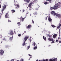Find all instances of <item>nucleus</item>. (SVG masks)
<instances>
[{"mask_svg": "<svg viewBox=\"0 0 61 61\" xmlns=\"http://www.w3.org/2000/svg\"><path fill=\"white\" fill-rule=\"evenodd\" d=\"M61 4H60V2L59 3V5H58V4H56V5H55L53 7V9L54 10H56V9L57 8V7H58V6H59L60 7H61V3H60Z\"/></svg>", "mask_w": 61, "mask_h": 61, "instance_id": "nucleus-1", "label": "nucleus"}, {"mask_svg": "<svg viewBox=\"0 0 61 61\" xmlns=\"http://www.w3.org/2000/svg\"><path fill=\"white\" fill-rule=\"evenodd\" d=\"M55 15H56V18H60L61 15L60 14L56 13Z\"/></svg>", "mask_w": 61, "mask_h": 61, "instance_id": "nucleus-2", "label": "nucleus"}, {"mask_svg": "<svg viewBox=\"0 0 61 61\" xmlns=\"http://www.w3.org/2000/svg\"><path fill=\"white\" fill-rule=\"evenodd\" d=\"M51 14L53 15H56V13H55V12L54 11H53L51 12Z\"/></svg>", "mask_w": 61, "mask_h": 61, "instance_id": "nucleus-3", "label": "nucleus"}, {"mask_svg": "<svg viewBox=\"0 0 61 61\" xmlns=\"http://www.w3.org/2000/svg\"><path fill=\"white\" fill-rule=\"evenodd\" d=\"M5 18H8L10 17L9 16V15L8 13H7L5 15Z\"/></svg>", "mask_w": 61, "mask_h": 61, "instance_id": "nucleus-4", "label": "nucleus"}, {"mask_svg": "<svg viewBox=\"0 0 61 61\" xmlns=\"http://www.w3.org/2000/svg\"><path fill=\"white\" fill-rule=\"evenodd\" d=\"M9 34L10 36L12 35V36L14 35V31L12 30H11L9 33Z\"/></svg>", "mask_w": 61, "mask_h": 61, "instance_id": "nucleus-5", "label": "nucleus"}, {"mask_svg": "<svg viewBox=\"0 0 61 61\" xmlns=\"http://www.w3.org/2000/svg\"><path fill=\"white\" fill-rule=\"evenodd\" d=\"M48 20L49 22H52V19L49 16L48 18Z\"/></svg>", "mask_w": 61, "mask_h": 61, "instance_id": "nucleus-6", "label": "nucleus"}, {"mask_svg": "<svg viewBox=\"0 0 61 61\" xmlns=\"http://www.w3.org/2000/svg\"><path fill=\"white\" fill-rule=\"evenodd\" d=\"M28 38V36H25V37L24 38V40L25 41H26L27 40Z\"/></svg>", "mask_w": 61, "mask_h": 61, "instance_id": "nucleus-7", "label": "nucleus"}, {"mask_svg": "<svg viewBox=\"0 0 61 61\" xmlns=\"http://www.w3.org/2000/svg\"><path fill=\"white\" fill-rule=\"evenodd\" d=\"M14 5L15 6H16L17 7H18L19 8L20 7V6L19 5V4L16 5V4L15 3L14 4Z\"/></svg>", "mask_w": 61, "mask_h": 61, "instance_id": "nucleus-8", "label": "nucleus"}, {"mask_svg": "<svg viewBox=\"0 0 61 61\" xmlns=\"http://www.w3.org/2000/svg\"><path fill=\"white\" fill-rule=\"evenodd\" d=\"M57 36V34H55L53 35V37L54 38H56Z\"/></svg>", "mask_w": 61, "mask_h": 61, "instance_id": "nucleus-9", "label": "nucleus"}, {"mask_svg": "<svg viewBox=\"0 0 61 61\" xmlns=\"http://www.w3.org/2000/svg\"><path fill=\"white\" fill-rule=\"evenodd\" d=\"M48 40H49V41H53V39L51 37L49 38H48Z\"/></svg>", "mask_w": 61, "mask_h": 61, "instance_id": "nucleus-10", "label": "nucleus"}, {"mask_svg": "<svg viewBox=\"0 0 61 61\" xmlns=\"http://www.w3.org/2000/svg\"><path fill=\"white\" fill-rule=\"evenodd\" d=\"M32 26V25H29L27 27H26L27 29H28V28H30Z\"/></svg>", "mask_w": 61, "mask_h": 61, "instance_id": "nucleus-11", "label": "nucleus"}, {"mask_svg": "<svg viewBox=\"0 0 61 61\" xmlns=\"http://www.w3.org/2000/svg\"><path fill=\"white\" fill-rule=\"evenodd\" d=\"M32 3L31 2L30 3L28 6V7H30L31 6H32Z\"/></svg>", "mask_w": 61, "mask_h": 61, "instance_id": "nucleus-12", "label": "nucleus"}, {"mask_svg": "<svg viewBox=\"0 0 61 61\" xmlns=\"http://www.w3.org/2000/svg\"><path fill=\"white\" fill-rule=\"evenodd\" d=\"M43 38L44 39L45 41H46V37H45V36H43Z\"/></svg>", "mask_w": 61, "mask_h": 61, "instance_id": "nucleus-13", "label": "nucleus"}, {"mask_svg": "<svg viewBox=\"0 0 61 61\" xmlns=\"http://www.w3.org/2000/svg\"><path fill=\"white\" fill-rule=\"evenodd\" d=\"M20 19H22V21H24V19H25V18H22V17H21V18H20Z\"/></svg>", "mask_w": 61, "mask_h": 61, "instance_id": "nucleus-14", "label": "nucleus"}, {"mask_svg": "<svg viewBox=\"0 0 61 61\" xmlns=\"http://www.w3.org/2000/svg\"><path fill=\"white\" fill-rule=\"evenodd\" d=\"M25 41H24L23 42V44H22V45L23 46H25Z\"/></svg>", "mask_w": 61, "mask_h": 61, "instance_id": "nucleus-15", "label": "nucleus"}, {"mask_svg": "<svg viewBox=\"0 0 61 61\" xmlns=\"http://www.w3.org/2000/svg\"><path fill=\"white\" fill-rule=\"evenodd\" d=\"M61 24H60V23L59 25L57 27V28H58V29H59V28L60 27V26H61Z\"/></svg>", "mask_w": 61, "mask_h": 61, "instance_id": "nucleus-16", "label": "nucleus"}, {"mask_svg": "<svg viewBox=\"0 0 61 61\" xmlns=\"http://www.w3.org/2000/svg\"><path fill=\"white\" fill-rule=\"evenodd\" d=\"M4 51L3 50H2L0 52V54L1 55H3L4 54Z\"/></svg>", "mask_w": 61, "mask_h": 61, "instance_id": "nucleus-17", "label": "nucleus"}, {"mask_svg": "<svg viewBox=\"0 0 61 61\" xmlns=\"http://www.w3.org/2000/svg\"><path fill=\"white\" fill-rule=\"evenodd\" d=\"M13 37V36H12V37H10V38L9 39L11 41H12V40Z\"/></svg>", "mask_w": 61, "mask_h": 61, "instance_id": "nucleus-18", "label": "nucleus"}, {"mask_svg": "<svg viewBox=\"0 0 61 61\" xmlns=\"http://www.w3.org/2000/svg\"><path fill=\"white\" fill-rule=\"evenodd\" d=\"M33 48L34 49V50H36V48H37V46L34 47Z\"/></svg>", "mask_w": 61, "mask_h": 61, "instance_id": "nucleus-19", "label": "nucleus"}, {"mask_svg": "<svg viewBox=\"0 0 61 61\" xmlns=\"http://www.w3.org/2000/svg\"><path fill=\"white\" fill-rule=\"evenodd\" d=\"M11 11L12 12V13H15V10H11Z\"/></svg>", "mask_w": 61, "mask_h": 61, "instance_id": "nucleus-20", "label": "nucleus"}, {"mask_svg": "<svg viewBox=\"0 0 61 61\" xmlns=\"http://www.w3.org/2000/svg\"><path fill=\"white\" fill-rule=\"evenodd\" d=\"M34 14V15H36L37 14V12H35L34 13H33Z\"/></svg>", "mask_w": 61, "mask_h": 61, "instance_id": "nucleus-21", "label": "nucleus"}, {"mask_svg": "<svg viewBox=\"0 0 61 61\" xmlns=\"http://www.w3.org/2000/svg\"><path fill=\"white\" fill-rule=\"evenodd\" d=\"M56 61V58H55L52 59V61Z\"/></svg>", "mask_w": 61, "mask_h": 61, "instance_id": "nucleus-22", "label": "nucleus"}, {"mask_svg": "<svg viewBox=\"0 0 61 61\" xmlns=\"http://www.w3.org/2000/svg\"><path fill=\"white\" fill-rule=\"evenodd\" d=\"M30 0H26V1L27 3H29L30 2Z\"/></svg>", "mask_w": 61, "mask_h": 61, "instance_id": "nucleus-23", "label": "nucleus"}, {"mask_svg": "<svg viewBox=\"0 0 61 61\" xmlns=\"http://www.w3.org/2000/svg\"><path fill=\"white\" fill-rule=\"evenodd\" d=\"M53 9H54V7H51V10H52Z\"/></svg>", "mask_w": 61, "mask_h": 61, "instance_id": "nucleus-24", "label": "nucleus"}, {"mask_svg": "<svg viewBox=\"0 0 61 61\" xmlns=\"http://www.w3.org/2000/svg\"><path fill=\"white\" fill-rule=\"evenodd\" d=\"M44 3L45 5H47L48 4L47 2H45Z\"/></svg>", "mask_w": 61, "mask_h": 61, "instance_id": "nucleus-25", "label": "nucleus"}, {"mask_svg": "<svg viewBox=\"0 0 61 61\" xmlns=\"http://www.w3.org/2000/svg\"><path fill=\"white\" fill-rule=\"evenodd\" d=\"M30 48V46H28L27 47V49L28 50V49H29V48Z\"/></svg>", "mask_w": 61, "mask_h": 61, "instance_id": "nucleus-26", "label": "nucleus"}, {"mask_svg": "<svg viewBox=\"0 0 61 61\" xmlns=\"http://www.w3.org/2000/svg\"><path fill=\"white\" fill-rule=\"evenodd\" d=\"M6 48H8V47H9V46L8 45H7L6 46Z\"/></svg>", "mask_w": 61, "mask_h": 61, "instance_id": "nucleus-27", "label": "nucleus"}, {"mask_svg": "<svg viewBox=\"0 0 61 61\" xmlns=\"http://www.w3.org/2000/svg\"><path fill=\"white\" fill-rule=\"evenodd\" d=\"M46 1H49L50 3H51V1H52V0H46Z\"/></svg>", "mask_w": 61, "mask_h": 61, "instance_id": "nucleus-28", "label": "nucleus"}, {"mask_svg": "<svg viewBox=\"0 0 61 61\" xmlns=\"http://www.w3.org/2000/svg\"><path fill=\"white\" fill-rule=\"evenodd\" d=\"M20 24V22H19L17 23V24L18 25H19Z\"/></svg>", "mask_w": 61, "mask_h": 61, "instance_id": "nucleus-29", "label": "nucleus"}, {"mask_svg": "<svg viewBox=\"0 0 61 61\" xmlns=\"http://www.w3.org/2000/svg\"><path fill=\"white\" fill-rule=\"evenodd\" d=\"M51 26L53 27H55V26L54 25H52Z\"/></svg>", "mask_w": 61, "mask_h": 61, "instance_id": "nucleus-30", "label": "nucleus"}, {"mask_svg": "<svg viewBox=\"0 0 61 61\" xmlns=\"http://www.w3.org/2000/svg\"><path fill=\"white\" fill-rule=\"evenodd\" d=\"M32 23L33 24H34V20H32Z\"/></svg>", "mask_w": 61, "mask_h": 61, "instance_id": "nucleus-31", "label": "nucleus"}, {"mask_svg": "<svg viewBox=\"0 0 61 61\" xmlns=\"http://www.w3.org/2000/svg\"><path fill=\"white\" fill-rule=\"evenodd\" d=\"M48 36L49 37H52V35H48Z\"/></svg>", "mask_w": 61, "mask_h": 61, "instance_id": "nucleus-32", "label": "nucleus"}, {"mask_svg": "<svg viewBox=\"0 0 61 61\" xmlns=\"http://www.w3.org/2000/svg\"><path fill=\"white\" fill-rule=\"evenodd\" d=\"M49 61H53V59H50Z\"/></svg>", "mask_w": 61, "mask_h": 61, "instance_id": "nucleus-33", "label": "nucleus"}, {"mask_svg": "<svg viewBox=\"0 0 61 61\" xmlns=\"http://www.w3.org/2000/svg\"><path fill=\"white\" fill-rule=\"evenodd\" d=\"M33 45L34 46H36V43H35V42H34L33 43Z\"/></svg>", "mask_w": 61, "mask_h": 61, "instance_id": "nucleus-34", "label": "nucleus"}, {"mask_svg": "<svg viewBox=\"0 0 61 61\" xmlns=\"http://www.w3.org/2000/svg\"><path fill=\"white\" fill-rule=\"evenodd\" d=\"M20 61H24V59H20Z\"/></svg>", "mask_w": 61, "mask_h": 61, "instance_id": "nucleus-35", "label": "nucleus"}, {"mask_svg": "<svg viewBox=\"0 0 61 61\" xmlns=\"http://www.w3.org/2000/svg\"><path fill=\"white\" fill-rule=\"evenodd\" d=\"M21 36V34H19L18 35V36Z\"/></svg>", "mask_w": 61, "mask_h": 61, "instance_id": "nucleus-36", "label": "nucleus"}, {"mask_svg": "<svg viewBox=\"0 0 61 61\" xmlns=\"http://www.w3.org/2000/svg\"><path fill=\"white\" fill-rule=\"evenodd\" d=\"M60 37L59 36L58 38V40H59V39H60Z\"/></svg>", "mask_w": 61, "mask_h": 61, "instance_id": "nucleus-37", "label": "nucleus"}, {"mask_svg": "<svg viewBox=\"0 0 61 61\" xmlns=\"http://www.w3.org/2000/svg\"><path fill=\"white\" fill-rule=\"evenodd\" d=\"M3 40H4V41H6V39L5 38H4Z\"/></svg>", "mask_w": 61, "mask_h": 61, "instance_id": "nucleus-38", "label": "nucleus"}, {"mask_svg": "<svg viewBox=\"0 0 61 61\" xmlns=\"http://www.w3.org/2000/svg\"><path fill=\"white\" fill-rule=\"evenodd\" d=\"M36 10H38V8H36L35 9Z\"/></svg>", "mask_w": 61, "mask_h": 61, "instance_id": "nucleus-39", "label": "nucleus"}, {"mask_svg": "<svg viewBox=\"0 0 61 61\" xmlns=\"http://www.w3.org/2000/svg\"><path fill=\"white\" fill-rule=\"evenodd\" d=\"M56 42L58 43V41L57 40H56Z\"/></svg>", "mask_w": 61, "mask_h": 61, "instance_id": "nucleus-40", "label": "nucleus"}, {"mask_svg": "<svg viewBox=\"0 0 61 61\" xmlns=\"http://www.w3.org/2000/svg\"><path fill=\"white\" fill-rule=\"evenodd\" d=\"M52 43H55V41H53L52 42Z\"/></svg>", "mask_w": 61, "mask_h": 61, "instance_id": "nucleus-41", "label": "nucleus"}, {"mask_svg": "<svg viewBox=\"0 0 61 61\" xmlns=\"http://www.w3.org/2000/svg\"><path fill=\"white\" fill-rule=\"evenodd\" d=\"M59 43H61V41L59 40Z\"/></svg>", "mask_w": 61, "mask_h": 61, "instance_id": "nucleus-42", "label": "nucleus"}, {"mask_svg": "<svg viewBox=\"0 0 61 61\" xmlns=\"http://www.w3.org/2000/svg\"><path fill=\"white\" fill-rule=\"evenodd\" d=\"M2 37V36L1 35H0V38H1Z\"/></svg>", "mask_w": 61, "mask_h": 61, "instance_id": "nucleus-43", "label": "nucleus"}, {"mask_svg": "<svg viewBox=\"0 0 61 61\" xmlns=\"http://www.w3.org/2000/svg\"><path fill=\"white\" fill-rule=\"evenodd\" d=\"M30 41V42H31V39H30L29 40Z\"/></svg>", "mask_w": 61, "mask_h": 61, "instance_id": "nucleus-44", "label": "nucleus"}, {"mask_svg": "<svg viewBox=\"0 0 61 61\" xmlns=\"http://www.w3.org/2000/svg\"><path fill=\"white\" fill-rule=\"evenodd\" d=\"M24 5H26V4H24Z\"/></svg>", "mask_w": 61, "mask_h": 61, "instance_id": "nucleus-45", "label": "nucleus"}, {"mask_svg": "<svg viewBox=\"0 0 61 61\" xmlns=\"http://www.w3.org/2000/svg\"><path fill=\"white\" fill-rule=\"evenodd\" d=\"M26 33V31H24V33H23V34H25V33Z\"/></svg>", "mask_w": 61, "mask_h": 61, "instance_id": "nucleus-46", "label": "nucleus"}, {"mask_svg": "<svg viewBox=\"0 0 61 61\" xmlns=\"http://www.w3.org/2000/svg\"><path fill=\"white\" fill-rule=\"evenodd\" d=\"M14 59H13L11 60V61H14Z\"/></svg>", "mask_w": 61, "mask_h": 61, "instance_id": "nucleus-47", "label": "nucleus"}, {"mask_svg": "<svg viewBox=\"0 0 61 61\" xmlns=\"http://www.w3.org/2000/svg\"><path fill=\"white\" fill-rule=\"evenodd\" d=\"M23 12H24L25 11V10L24 9H23Z\"/></svg>", "mask_w": 61, "mask_h": 61, "instance_id": "nucleus-48", "label": "nucleus"}, {"mask_svg": "<svg viewBox=\"0 0 61 61\" xmlns=\"http://www.w3.org/2000/svg\"><path fill=\"white\" fill-rule=\"evenodd\" d=\"M47 17H46V20H47Z\"/></svg>", "mask_w": 61, "mask_h": 61, "instance_id": "nucleus-49", "label": "nucleus"}, {"mask_svg": "<svg viewBox=\"0 0 61 61\" xmlns=\"http://www.w3.org/2000/svg\"><path fill=\"white\" fill-rule=\"evenodd\" d=\"M46 61H48V59H46Z\"/></svg>", "mask_w": 61, "mask_h": 61, "instance_id": "nucleus-50", "label": "nucleus"}, {"mask_svg": "<svg viewBox=\"0 0 61 61\" xmlns=\"http://www.w3.org/2000/svg\"><path fill=\"white\" fill-rule=\"evenodd\" d=\"M1 8V4H0V8Z\"/></svg>", "mask_w": 61, "mask_h": 61, "instance_id": "nucleus-51", "label": "nucleus"}, {"mask_svg": "<svg viewBox=\"0 0 61 61\" xmlns=\"http://www.w3.org/2000/svg\"><path fill=\"white\" fill-rule=\"evenodd\" d=\"M8 21L9 22H10V20H8Z\"/></svg>", "mask_w": 61, "mask_h": 61, "instance_id": "nucleus-52", "label": "nucleus"}, {"mask_svg": "<svg viewBox=\"0 0 61 61\" xmlns=\"http://www.w3.org/2000/svg\"><path fill=\"white\" fill-rule=\"evenodd\" d=\"M28 55L29 56H31V55H30V54H29Z\"/></svg>", "mask_w": 61, "mask_h": 61, "instance_id": "nucleus-53", "label": "nucleus"}, {"mask_svg": "<svg viewBox=\"0 0 61 61\" xmlns=\"http://www.w3.org/2000/svg\"><path fill=\"white\" fill-rule=\"evenodd\" d=\"M51 46V45H49L48 46L49 47V46Z\"/></svg>", "mask_w": 61, "mask_h": 61, "instance_id": "nucleus-54", "label": "nucleus"}, {"mask_svg": "<svg viewBox=\"0 0 61 61\" xmlns=\"http://www.w3.org/2000/svg\"><path fill=\"white\" fill-rule=\"evenodd\" d=\"M1 3V2L0 1V5H1V4H0Z\"/></svg>", "mask_w": 61, "mask_h": 61, "instance_id": "nucleus-55", "label": "nucleus"}, {"mask_svg": "<svg viewBox=\"0 0 61 61\" xmlns=\"http://www.w3.org/2000/svg\"><path fill=\"white\" fill-rule=\"evenodd\" d=\"M36 61H38V60H37Z\"/></svg>", "mask_w": 61, "mask_h": 61, "instance_id": "nucleus-56", "label": "nucleus"}, {"mask_svg": "<svg viewBox=\"0 0 61 61\" xmlns=\"http://www.w3.org/2000/svg\"><path fill=\"white\" fill-rule=\"evenodd\" d=\"M27 13H26V14H28V12H27Z\"/></svg>", "mask_w": 61, "mask_h": 61, "instance_id": "nucleus-57", "label": "nucleus"}, {"mask_svg": "<svg viewBox=\"0 0 61 61\" xmlns=\"http://www.w3.org/2000/svg\"><path fill=\"white\" fill-rule=\"evenodd\" d=\"M15 8L17 9V8H17V7H16V8Z\"/></svg>", "mask_w": 61, "mask_h": 61, "instance_id": "nucleus-58", "label": "nucleus"}, {"mask_svg": "<svg viewBox=\"0 0 61 61\" xmlns=\"http://www.w3.org/2000/svg\"><path fill=\"white\" fill-rule=\"evenodd\" d=\"M30 58H32V57L30 56Z\"/></svg>", "mask_w": 61, "mask_h": 61, "instance_id": "nucleus-59", "label": "nucleus"}, {"mask_svg": "<svg viewBox=\"0 0 61 61\" xmlns=\"http://www.w3.org/2000/svg\"><path fill=\"white\" fill-rule=\"evenodd\" d=\"M43 61H45V60H43Z\"/></svg>", "mask_w": 61, "mask_h": 61, "instance_id": "nucleus-60", "label": "nucleus"}, {"mask_svg": "<svg viewBox=\"0 0 61 61\" xmlns=\"http://www.w3.org/2000/svg\"><path fill=\"white\" fill-rule=\"evenodd\" d=\"M39 61H40V60H39Z\"/></svg>", "mask_w": 61, "mask_h": 61, "instance_id": "nucleus-61", "label": "nucleus"}, {"mask_svg": "<svg viewBox=\"0 0 61 61\" xmlns=\"http://www.w3.org/2000/svg\"><path fill=\"white\" fill-rule=\"evenodd\" d=\"M7 61H9V60H8Z\"/></svg>", "mask_w": 61, "mask_h": 61, "instance_id": "nucleus-62", "label": "nucleus"}, {"mask_svg": "<svg viewBox=\"0 0 61 61\" xmlns=\"http://www.w3.org/2000/svg\"><path fill=\"white\" fill-rule=\"evenodd\" d=\"M47 36H48V35L47 34Z\"/></svg>", "mask_w": 61, "mask_h": 61, "instance_id": "nucleus-63", "label": "nucleus"}, {"mask_svg": "<svg viewBox=\"0 0 61 61\" xmlns=\"http://www.w3.org/2000/svg\"><path fill=\"white\" fill-rule=\"evenodd\" d=\"M1 43H2V42H1Z\"/></svg>", "mask_w": 61, "mask_h": 61, "instance_id": "nucleus-64", "label": "nucleus"}]
</instances>
